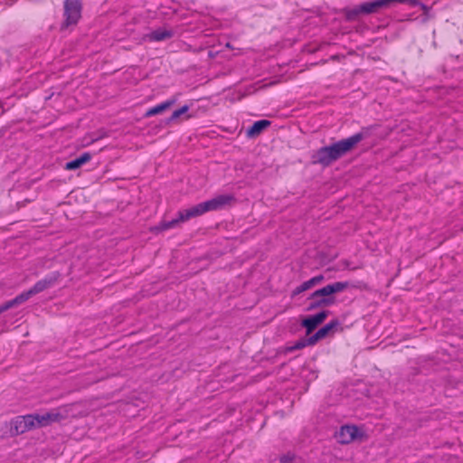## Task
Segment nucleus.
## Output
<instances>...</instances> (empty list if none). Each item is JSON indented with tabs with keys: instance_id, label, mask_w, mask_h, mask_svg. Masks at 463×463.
<instances>
[{
	"instance_id": "5",
	"label": "nucleus",
	"mask_w": 463,
	"mask_h": 463,
	"mask_svg": "<svg viewBox=\"0 0 463 463\" xmlns=\"http://www.w3.org/2000/svg\"><path fill=\"white\" fill-rule=\"evenodd\" d=\"M364 437V430L354 425L343 426L337 432V439L343 444H348L355 439L361 440Z\"/></svg>"
},
{
	"instance_id": "20",
	"label": "nucleus",
	"mask_w": 463,
	"mask_h": 463,
	"mask_svg": "<svg viewBox=\"0 0 463 463\" xmlns=\"http://www.w3.org/2000/svg\"><path fill=\"white\" fill-rule=\"evenodd\" d=\"M319 304H325V305H326V304H329V301H328V300H326V299H322V300L319 302Z\"/></svg>"
},
{
	"instance_id": "1",
	"label": "nucleus",
	"mask_w": 463,
	"mask_h": 463,
	"mask_svg": "<svg viewBox=\"0 0 463 463\" xmlns=\"http://www.w3.org/2000/svg\"><path fill=\"white\" fill-rule=\"evenodd\" d=\"M235 200L232 194H220L214 198L200 203L189 209L180 211L178 217L169 222H162L151 229L154 232H160L175 227L179 222H184L191 218L200 216L207 212L217 211L231 204Z\"/></svg>"
},
{
	"instance_id": "19",
	"label": "nucleus",
	"mask_w": 463,
	"mask_h": 463,
	"mask_svg": "<svg viewBox=\"0 0 463 463\" xmlns=\"http://www.w3.org/2000/svg\"><path fill=\"white\" fill-rule=\"evenodd\" d=\"M4 111H5V104L0 101V116L3 114Z\"/></svg>"
},
{
	"instance_id": "12",
	"label": "nucleus",
	"mask_w": 463,
	"mask_h": 463,
	"mask_svg": "<svg viewBox=\"0 0 463 463\" xmlns=\"http://www.w3.org/2000/svg\"><path fill=\"white\" fill-rule=\"evenodd\" d=\"M32 296H33L31 289L21 293L20 295L16 296L14 299L7 301L4 305L0 306V313H3L6 311L7 309L14 307L15 305H19L29 299Z\"/></svg>"
},
{
	"instance_id": "8",
	"label": "nucleus",
	"mask_w": 463,
	"mask_h": 463,
	"mask_svg": "<svg viewBox=\"0 0 463 463\" xmlns=\"http://www.w3.org/2000/svg\"><path fill=\"white\" fill-rule=\"evenodd\" d=\"M327 315V311H321L303 319L302 326L306 328L307 334H310L318 325H320L326 318Z\"/></svg>"
},
{
	"instance_id": "13",
	"label": "nucleus",
	"mask_w": 463,
	"mask_h": 463,
	"mask_svg": "<svg viewBox=\"0 0 463 463\" xmlns=\"http://www.w3.org/2000/svg\"><path fill=\"white\" fill-rule=\"evenodd\" d=\"M91 159V155L89 152H85L81 154L79 157L71 160L66 163L65 169L66 170H75L82 166L84 164L88 163Z\"/></svg>"
},
{
	"instance_id": "10",
	"label": "nucleus",
	"mask_w": 463,
	"mask_h": 463,
	"mask_svg": "<svg viewBox=\"0 0 463 463\" xmlns=\"http://www.w3.org/2000/svg\"><path fill=\"white\" fill-rule=\"evenodd\" d=\"M176 101H177V98H175V97L170 98V99L165 100L164 102L157 104L156 106L152 107L149 109H147L146 112L145 113V117L150 118V117L161 114L164 111H165L166 109H168L169 108H171L174 104H175Z\"/></svg>"
},
{
	"instance_id": "14",
	"label": "nucleus",
	"mask_w": 463,
	"mask_h": 463,
	"mask_svg": "<svg viewBox=\"0 0 463 463\" xmlns=\"http://www.w3.org/2000/svg\"><path fill=\"white\" fill-rule=\"evenodd\" d=\"M270 124H271L270 121L267 120V119L258 120V121L254 122L253 125L250 128H248L247 136L250 137H256L260 133H261L265 128L269 127Z\"/></svg>"
},
{
	"instance_id": "11",
	"label": "nucleus",
	"mask_w": 463,
	"mask_h": 463,
	"mask_svg": "<svg viewBox=\"0 0 463 463\" xmlns=\"http://www.w3.org/2000/svg\"><path fill=\"white\" fill-rule=\"evenodd\" d=\"M323 280H324L323 275H317V276L311 278L310 279L303 282L298 287H297L292 292V297H296V296L299 295L300 293L312 288L313 287L320 284Z\"/></svg>"
},
{
	"instance_id": "18",
	"label": "nucleus",
	"mask_w": 463,
	"mask_h": 463,
	"mask_svg": "<svg viewBox=\"0 0 463 463\" xmlns=\"http://www.w3.org/2000/svg\"><path fill=\"white\" fill-rule=\"evenodd\" d=\"M312 345L313 344L309 343V338L301 339V340H298V342H296L292 346H289L288 350L289 351L299 350V349L306 347L307 345Z\"/></svg>"
},
{
	"instance_id": "7",
	"label": "nucleus",
	"mask_w": 463,
	"mask_h": 463,
	"mask_svg": "<svg viewBox=\"0 0 463 463\" xmlns=\"http://www.w3.org/2000/svg\"><path fill=\"white\" fill-rule=\"evenodd\" d=\"M347 287H348V282H344V281L335 282L333 284H329L322 288L316 290L311 295V298H316L321 297V296H330L334 293H338V292L345 290V288H347Z\"/></svg>"
},
{
	"instance_id": "3",
	"label": "nucleus",
	"mask_w": 463,
	"mask_h": 463,
	"mask_svg": "<svg viewBox=\"0 0 463 463\" xmlns=\"http://www.w3.org/2000/svg\"><path fill=\"white\" fill-rule=\"evenodd\" d=\"M62 416L58 411H49L43 414H28L18 416L12 421V431L14 434H22L36 428L46 426L53 421H58Z\"/></svg>"
},
{
	"instance_id": "16",
	"label": "nucleus",
	"mask_w": 463,
	"mask_h": 463,
	"mask_svg": "<svg viewBox=\"0 0 463 463\" xmlns=\"http://www.w3.org/2000/svg\"><path fill=\"white\" fill-rule=\"evenodd\" d=\"M172 36V32L165 29H158L152 32L149 35L150 39L153 41H163L168 39Z\"/></svg>"
},
{
	"instance_id": "2",
	"label": "nucleus",
	"mask_w": 463,
	"mask_h": 463,
	"mask_svg": "<svg viewBox=\"0 0 463 463\" xmlns=\"http://www.w3.org/2000/svg\"><path fill=\"white\" fill-rule=\"evenodd\" d=\"M362 139L363 134L357 133L331 146H323L315 152L312 161L314 164L327 166L350 151Z\"/></svg>"
},
{
	"instance_id": "17",
	"label": "nucleus",
	"mask_w": 463,
	"mask_h": 463,
	"mask_svg": "<svg viewBox=\"0 0 463 463\" xmlns=\"http://www.w3.org/2000/svg\"><path fill=\"white\" fill-rule=\"evenodd\" d=\"M53 280L52 279H44L36 282L34 286L30 289L33 294L35 295L49 288Z\"/></svg>"
},
{
	"instance_id": "6",
	"label": "nucleus",
	"mask_w": 463,
	"mask_h": 463,
	"mask_svg": "<svg viewBox=\"0 0 463 463\" xmlns=\"http://www.w3.org/2000/svg\"><path fill=\"white\" fill-rule=\"evenodd\" d=\"M385 5V1L375 0L372 2H366L352 9L349 13V16L357 15L359 14H373L377 12L380 8Z\"/></svg>"
},
{
	"instance_id": "15",
	"label": "nucleus",
	"mask_w": 463,
	"mask_h": 463,
	"mask_svg": "<svg viewBox=\"0 0 463 463\" xmlns=\"http://www.w3.org/2000/svg\"><path fill=\"white\" fill-rule=\"evenodd\" d=\"M188 111H189V106L188 105L182 106L181 108H179L178 109H175L172 113L171 117L166 120V123L170 124V123L175 122L183 115H185V118L186 119L191 118L193 116L190 115V114H187Z\"/></svg>"
},
{
	"instance_id": "4",
	"label": "nucleus",
	"mask_w": 463,
	"mask_h": 463,
	"mask_svg": "<svg viewBox=\"0 0 463 463\" xmlns=\"http://www.w3.org/2000/svg\"><path fill=\"white\" fill-rule=\"evenodd\" d=\"M81 16V0H65L64 27L75 25Z\"/></svg>"
},
{
	"instance_id": "9",
	"label": "nucleus",
	"mask_w": 463,
	"mask_h": 463,
	"mask_svg": "<svg viewBox=\"0 0 463 463\" xmlns=\"http://www.w3.org/2000/svg\"><path fill=\"white\" fill-rule=\"evenodd\" d=\"M337 326H339V322L337 320L330 321L309 337V343L316 344L317 341L325 338Z\"/></svg>"
}]
</instances>
